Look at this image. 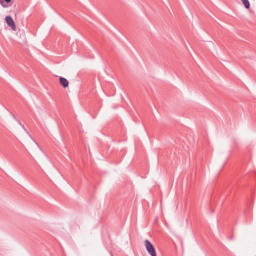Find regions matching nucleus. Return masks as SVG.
I'll use <instances>...</instances> for the list:
<instances>
[{"label":"nucleus","mask_w":256,"mask_h":256,"mask_svg":"<svg viewBox=\"0 0 256 256\" xmlns=\"http://www.w3.org/2000/svg\"><path fill=\"white\" fill-rule=\"evenodd\" d=\"M145 246L148 254L151 256H157L156 249L152 244L148 240H146Z\"/></svg>","instance_id":"obj_1"},{"label":"nucleus","mask_w":256,"mask_h":256,"mask_svg":"<svg viewBox=\"0 0 256 256\" xmlns=\"http://www.w3.org/2000/svg\"><path fill=\"white\" fill-rule=\"evenodd\" d=\"M6 21L8 26L11 28L12 30L16 31V27L15 22L12 16H8L6 18Z\"/></svg>","instance_id":"obj_2"},{"label":"nucleus","mask_w":256,"mask_h":256,"mask_svg":"<svg viewBox=\"0 0 256 256\" xmlns=\"http://www.w3.org/2000/svg\"><path fill=\"white\" fill-rule=\"evenodd\" d=\"M12 0H0V4L3 8H7L8 4L10 3Z\"/></svg>","instance_id":"obj_3"},{"label":"nucleus","mask_w":256,"mask_h":256,"mask_svg":"<svg viewBox=\"0 0 256 256\" xmlns=\"http://www.w3.org/2000/svg\"><path fill=\"white\" fill-rule=\"evenodd\" d=\"M244 7L246 9H249L250 8V4L248 0H241Z\"/></svg>","instance_id":"obj_4"},{"label":"nucleus","mask_w":256,"mask_h":256,"mask_svg":"<svg viewBox=\"0 0 256 256\" xmlns=\"http://www.w3.org/2000/svg\"><path fill=\"white\" fill-rule=\"evenodd\" d=\"M18 124L22 127L24 130L28 134H30L26 128L25 126L22 124V122L18 120Z\"/></svg>","instance_id":"obj_5"},{"label":"nucleus","mask_w":256,"mask_h":256,"mask_svg":"<svg viewBox=\"0 0 256 256\" xmlns=\"http://www.w3.org/2000/svg\"><path fill=\"white\" fill-rule=\"evenodd\" d=\"M60 84L64 88V77H60Z\"/></svg>","instance_id":"obj_6"},{"label":"nucleus","mask_w":256,"mask_h":256,"mask_svg":"<svg viewBox=\"0 0 256 256\" xmlns=\"http://www.w3.org/2000/svg\"><path fill=\"white\" fill-rule=\"evenodd\" d=\"M10 114L11 115V116H12V118L16 120V121L17 122L19 120H18L16 117L15 116L14 114H13L12 112H10Z\"/></svg>","instance_id":"obj_7"},{"label":"nucleus","mask_w":256,"mask_h":256,"mask_svg":"<svg viewBox=\"0 0 256 256\" xmlns=\"http://www.w3.org/2000/svg\"><path fill=\"white\" fill-rule=\"evenodd\" d=\"M68 84H69L68 81L66 78H65V88L68 87Z\"/></svg>","instance_id":"obj_8"},{"label":"nucleus","mask_w":256,"mask_h":256,"mask_svg":"<svg viewBox=\"0 0 256 256\" xmlns=\"http://www.w3.org/2000/svg\"><path fill=\"white\" fill-rule=\"evenodd\" d=\"M34 141L36 144V145H38V144L36 142V141H34Z\"/></svg>","instance_id":"obj_9"},{"label":"nucleus","mask_w":256,"mask_h":256,"mask_svg":"<svg viewBox=\"0 0 256 256\" xmlns=\"http://www.w3.org/2000/svg\"><path fill=\"white\" fill-rule=\"evenodd\" d=\"M30 138H31V139L33 140L32 138V136H30Z\"/></svg>","instance_id":"obj_10"},{"label":"nucleus","mask_w":256,"mask_h":256,"mask_svg":"<svg viewBox=\"0 0 256 256\" xmlns=\"http://www.w3.org/2000/svg\"><path fill=\"white\" fill-rule=\"evenodd\" d=\"M30 138H31V139L33 140L32 138V136H30Z\"/></svg>","instance_id":"obj_11"},{"label":"nucleus","mask_w":256,"mask_h":256,"mask_svg":"<svg viewBox=\"0 0 256 256\" xmlns=\"http://www.w3.org/2000/svg\"><path fill=\"white\" fill-rule=\"evenodd\" d=\"M113 256L112 254V256Z\"/></svg>","instance_id":"obj_12"}]
</instances>
